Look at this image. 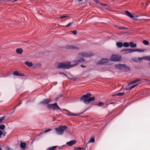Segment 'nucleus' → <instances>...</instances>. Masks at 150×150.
<instances>
[{
  "instance_id": "30",
  "label": "nucleus",
  "mask_w": 150,
  "mask_h": 150,
  "mask_svg": "<svg viewBox=\"0 0 150 150\" xmlns=\"http://www.w3.org/2000/svg\"><path fill=\"white\" fill-rule=\"evenodd\" d=\"M5 127V125L3 124L0 125V129L1 130L4 129Z\"/></svg>"
},
{
  "instance_id": "35",
  "label": "nucleus",
  "mask_w": 150,
  "mask_h": 150,
  "mask_svg": "<svg viewBox=\"0 0 150 150\" xmlns=\"http://www.w3.org/2000/svg\"><path fill=\"white\" fill-rule=\"evenodd\" d=\"M6 150H14L13 149L9 148V147H6Z\"/></svg>"
},
{
  "instance_id": "16",
  "label": "nucleus",
  "mask_w": 150,
  "mask_h": 150,
  "mask_svg": "<svg viewBox=\"0 0 150 150\" xmlns=\"http://www.w3.org/2000/svg\"><path fill=\"white\" fill-rule=\"evenodd\" d=\"M57 147H59V146H52L48 148L46 150H55Z\"/></svg>"
},
{
  "instance_id": "1",
  "label": "nucleus",
  "mask_w": 150,
  "mask_h": 150,
  "mask_svg": "<svg viewBox=\"0 0 150 150\" xmlns=\"http://www.w3.org/2000/svg\"><path fill=\"white\" fill-rule=\"evenodd\" d=\"M84 60L83 58H81L80 60L76 61L74 62L75 63L73 65H71L70 62H66L63 63H58L57 66V68L58 69H69L72 67L76 66L79 62H84Z\"/></svg>"
},
{
  "instance_id": "17",
  "label": "nucleus",
  "mask_w": 150,
  "mask_h": 150,
  "mask_svg": "<svg viewBox=\"0 0 150 150\" xmlns=\"http://www.w3.org/2000/svg\"><path fill=\"white\" fill-rule=\"evenodd\" d=\"M125 13L129 17L131 18H133L134 17L132 15V14H131V13L128 11H125Z\"/></svg>"
},
{
  "instance_id": "31",
  "label": "nucleus",
  "mask_w": 150,
  "mask_h": 150,
  "mask_svg": "<svg viewBox=\"0 0 150 150\" xmlns=\"http://www.w3.org/2000/svg\"><path fill=\"white\" fill-rule=\"evenodd\" d=\"M137 85V84L136 85H133V86H129V88H127V89H132V88L136 87Z\"/></svg>"
},
{
  "instance_id": "27",
  "label": "nucleus",
  "mask_w": 150,
  "mask_h": 150,
  "mask_svg": "<svg viewBox=\"0 0 150 150\" xmlns=\"http://www.w3.org/2000/svg\"><path fill=\"white\" fill-rule=\"evenodd\" d=\"M123 45L125 47H128L129 46V42H124Z\"/></svg>"
},
{
  "instance_id": "29",
  "label": "nucleus",
  "mask_w": 150,
  "mask_h": 150,
  "mask_svg": "<svg viewBox=\"0 0 150 150\" xmlns=\"http://www.w3.org/2000/svg\"><path fill=\"white\" fill-rule=\"evenodd\" d=\"M143 43L145 45H148L149 44V41L146 40H144L143 42Z\"/></svg>"
},
{
  "instance_id": "51",
  "label": "nucleus",
  "mask_w": 150,
  "mask_h": 150,
  "mask_svg": "<svg viewBox=\"0 0 150 150\" xmlns=\"http://www.w3.org/2000/svg\"><path fill=\"white\" fill-rule=\"evenodd\" d=\"M18 106V105L16 106L15 107V108L16 107H17V106Z\"/></svg>"
},
{
  "instance_id": "3",
  "label": "nucleus",
  "mask_w": 150,
  "mask_h": 150,
  "mask_svg": "<svg viewBox=\"0 0 150 150\" xmlns=\"http://www.w3.org/2000/svg\"><path fill=\"white\" fill-rule=\"evenodd\" d=\"M67 128V126H63L62 125H60L58 128H56L55 130L57 133L59 135L62 134L64 132V131Z\"/></svg>"
},
{
  "instance_id": "43",
  "label": "nucleus",
  "mask_w": 150,
  "mask_h": 150,
  "mask_svg": "<svg viewBox=\"0 0 150 150\" xmlns=\"http://www.w3.org/2000/svg\"><path fill=\"white\" fill-rule=\"evenodd\" d=\"M60 74H64L65 76H66V74H64V73H62V72H61L60 73Z\"/></svg>"
},
{
  "instance_id": "13",
  "label": "nucleus",
  "mask_w": 150,
  "mask_h": 150,
  "mask_svg": "<svg viewBox=\"0 0 150 150\" xmlns=\"http://www.w3.org/2000/svg\"><path fill=\"white\" fill-rule=\"evenodd\" d=\"M50 99H45L41 102L40 103L44 104H47L50 102Z\"/></svg>"
},
{
  "instance_id": "7",
  "label": "nucleus",
  "mask_w": 150,
  "mask_h": 150,
  "mask_svg": "<svg viewBox=\"0 0 150 150\" xmlns=\"http://www.w3.org/2000/svg\"><path fill=\"white\" fill-rule=\"evenodd\" d=\"M108 61L109 60L108 59L103 58L100 60L99 62H97L96 64L100 65L108 64Z\"/></svg>"
},
{
  "instance_id": "8",
  "label": "nucleus",
  "mask_w": 150,
  "mask_h": 150,
  "mask_svg": "<svg viewBox=\"0 0 150 150\" xmlns=\"http://www.w3.org/2000/svg\"><path fill=\"white\" fill-rule=\"evenodd\" d=\"M121 52H124V54H127L129 53H131L134 52V49H124L121 50Z\"/></svg>"
},
{
  "instance_id": "41",
  "label": "nucleus",
  "mask_w": 150,
  "mask_h": 150,
  "mask_svg": "<svg viewBox=\"0 0 150 150\" xmlns=\"http://www.w3.org/2000/svg\"><path fill=\"white\" fill-rule=\"evenodd\" d=\"M3 134L2 132L0 130V138L1 137V136Z\"/></svg>"
},
{
  "instance_id": "33",
  "label": "nucleus",
  "mask_w": 150,
  "mask_h": 150,
  "mask_svg": "<svg viewBox=\"0 0 150 150\" xmlns=\"http://www.w3.org/2000/svg\"><path fill=\"white\" fill-rule=\"evenodd\" d=\"M125 94L124 93H119L117 94H116V95H117L118 96H122L124 95Z\"/></svg>"
},
{
  "instance_id": "42",
  "label": "nucleus",
  "mask_w": 150,
  "mask_h": 150,
  "mask_svg": "<svg viewBox=\"0 0 150 150\" xmlns=\"http://www.w3.org/2000/svg\"><path fill=\"white\" fill-rule=\"evenodd\" d=\"M81 66L82 67H83V68H85L86 66H84V65H81Z\"/></svg>"
},
{
  "instance_id": "25",
  "label": "nucleus",
  "mask_w": 150,
  "mask_h": 150,
  "mask_svg": "<svg viewBox=\"0 0 150 150\" xmlns=\"http://www.w3.org/2000/svg\"><path fill=\"white\" fill-rule=\"evenodd\" d=\"M144 50L140 49H134V52H144Z\"/></svg>"
},
{
  "instance_id": "45",
  "label": "nucleus",
  "mask_w": 150,
  "mask_h": 150,
  "mask_svg": "<svg viewBox=\"0 0 150 150\" xmlns=\"http://www.w3.org/2000/svg\"><path fill=\"white\" fill-rule=\"evenodd\" d=\"M55 100H58V98H55Z\"/></svg>"
},
{
  "instance_id": "14",
  "label": "nucleus",
  "mask_w": 150,
  "mask_h": 150,
  "mask_svg": "<svg viewBox=\"0 0 150 150\" xmlns=\"http://www.w3.org/2000/svg\"><path fill=\"white\" fill-rule=\"evenodd\" d=\"M141 80V79L140 78H139L137 79L134 80L133 81H132L130 82V83H128V86H129L131 84H133L136 83L137 82H138L139 81Z\"/></svg>"
},
{
  "instance_id": "2",
  "label": "nucleus",
  "mask_w": 150,
  "mask_h": 150,
  "mask_svg": "<svg viewBox=\"0 0 150 150\" xmlns=\"http://www.w3.org/2000/svg\"><path fill=\"white\" fill-rule=\"evenodd\" d=\"M91 96V94L90 93H88L82 96L80 98V100H83L85 104H88L91 101H93L95 100V97H90Z\"/></svg>"
},
{
  "instance_id": "38",
  "label": "nucleus",
  "mask_w": 150,
  "mask_h": 150,
  "mask_svg": "<svg viewBox=\"0 0 150 150\" xmlns=\"http://www.w3.org/2000/svg\"><path fill=\"white\" fill-rule=\"evenodd\" d=\"M147 60H148V61H150V62H149V65L150 66V57L148 56V58H147Z\"/></svg>"
},
{
  "instance_id": "49",
  "label": "nucleus",
  "mask_w": 150,
  "mask_h": 150,
  "mask_svg": "<svg viewBox=\"0 0 150 150\" xmlns=\"http://www.w3.org/2000/svg\"><path fill=\"white\" fill-rule=\"evenodd\" d=\"M102 5H105V4H102Z\"/></svg>"
},
{
  "instance_id": "20",
  "label": "nucleus",
  "mask_w": 150,
  "mask_h": 150,
  "mask_svg": "<svg viewBox=\"0 0 150 150\" xmlns=\"http://www.w3.org/2000/svg\"><path fill=\"white\" fill-rule=\"evenodd\" d=\"M16 52L18 54H21L23 52V50L21 48H17L16 50Z\"/></svg>"
},
{
  "instance_id": "22",
  "label": "nucleus",
  "mask_w": 150,
  "mask_h": 150,
  "mask_svg": "<svg viewBox=\"0 0 150 150\" xmlns=\"http://www.w3.org/2000/svg\"><path fill=\"white\" fill-rule=\"evenodd\" d=\"M116 45L119 48L123 46V44L121 42H117Z\"/></svg>"
},
{
  "instance_id": "36",
  "label": "nucleus",
  "mask_w": 150,
  "mask_h": 150,
  "mask_svg": "<svg viewBox=\"0 0 150 150\" xmlns=\"http://www.w3.org/2000/svg\"><path fill=\"white\" fill-rule=\"evenodd\" d=\"M51 130H52L51 129H48L46 130L44 132L45 133H46L48 132H49L50 131H51Z\"/></svg>"
},
{
  "instance_id": "18",
  "label": "nucleus",
  "mask_w": 150,
  "mask_h": 150,
  "mask_svg": "<svg viewBox=\"0 0 150 150\" xmlns=\"http://www.w3.org/2000/svg\"><path fill=\"white\" fill-rule=\"evenodd\" d=\"M129 46L131 47L134 48L137 46V44L136 43H134L133 42H129Z\"/></svg>"
},
{
  "instance_id": "24",
  "label": "nucleus",
  "mask_w": 150,
  "mask_h": 150,
  "mask_svg": "<svg viewBox=\"0 0 150 150\" xmlns=\"http://www.w3.org/2000/svg\"><path fill=\"white\" fill-rule=\"evenodd\" d=\"M85 148L83 147H75L74 150H84Z\"/></svg>"
},
{
  "instance_id": "26",
  "label": "nucleus",
  "mask_w": 150,
  "mask_h": 150,
  "mask_svg": "<svg viewBox=\"0 0 150 150\" xmlns=\"http://www.w3.org/2000/svg\"><path fill=\"white\" fill-rule=\"evenodd\" d=\"M148 56H146L142 57H139L138 59L139 61H141L143 59L147 60V59L148 58Z\"/></svg>"
},
{
  "instance_id": "10",
  "label": "nucleus",
  "mask_w": 150,
  "mask_h": 150,
  "mask_svg": "<svg viewBox=\"0 0 150 150\" xmlns=\"http://www.w3.org/2000/svg\"><path fill=\"white\" fill-rule=\"evenodd\" d=\"M76 142L75 140H72L66 143V144L69 146H70L76 143Z\"/></svg>"
},
{
  "instance_id": "50",
  "label": "nucleus",
  "mask_w": 150,
  "mask_h": 150,
  "mask_svg": "<svg viewBox=\"0 0 150 150\" xmlns=\"http://www.w3.org/2000/svg\"><path fill=\"white\" fill-rule=\"evenodd\" d=\"M143 16V15H141V14L140 15V16Z\"/></svg>"
},
{
  "instance_id": "47",
  "label": "nucleus",
  "mask_w": 150,
  "mask_h": 150,
  "mask_svg": "<svg viewBox=\"0 0 150 150\" xmlns=\"http://www.w3.org/2000/svg\"><path fill=\"white\" fill-rule=\"evenodd\" d=\"M2 148L1 147V146H0V150H1Z\"/></svg>"
},
{
  "instance_id": "21",
  "label": "nucleus",
  "mask_w": 150,
  "mask_h": 150,
  "mask_svg": "<svg viewBox=\"0 0 150 150\" xmlns=\"http://www.w3.org/2000/svg\"><path fill=\"white\" fill-rule=\"evenodd\" d=\"M13 75L16 76H24L22 74H19L18 71H15L13 72Z\"/></svg>"
},
{
  "instance_id": "37",
  "label": "nucleus",
  "mask_w": 150,
  "mask_h": 150,
  "mask_svg": "<svg viewBox=\"0 0 150 150\" xmlns=\"http://www.w3.org/2000/svg\"><path fill=\"white\" fill-rule=\"evenodd\" d=\"M71 32H72L74 35H76L77 33V31L76 30H74L73 31H71Z\"/></svg>"
},
{
  "instance_id": "46",
  "label": "nucleus",
  "mask_w": 150,
  "mask_h": 150,
  "mask_svg": "<svg viewBox=\"0 0 150 150\" xmlns=\"http://www.w3.org/2000/svg\"><path fill=\"white\" fill-rule=\"evenodd\" d=\"M83 0H78V1L79 2H80V1H83Z\"/></svg>"
},
{
  "instance_id": "12",
  "label": "nucleus",
  "mask_w": 150,
  "mask_h": 150,
  "mask_svg": "<svg viewBox=\"0 0 150 150\" xmlns=\"http://www.w3.org/2000/svg\"><path fill=\"white\" fill-rule=\"evenodd\" d=\"M80 55H81L83 57H90L93 55V54H88L86 52H83L82 53H80Z\"/></svg>"
},
{
  "instance_id": "23",
  "label": "nucleus",
  "mask_w": 150,
  "mask_h": 150,
  "mask_svg": "<svg viewBox=\"0 0 150 150\" xmlns=\"http://www.w3.org/2000/svg\"><path fill=\"white\" fill-rule=\"evenodd\" d=\"M25 64L28 67H31L33 66V64L31 62H28V61H26L25 62Z\"/></svg>"
},
{
  "instance_id": "6",
  "label": "nucleus",
  "mask_w": 150,
  "mask_h": 150,
  "mask_svg": "<svg viewBox=\"0 0 150 150\" xmlns=\"http://www.w3.org/2000/svg\"><path fill=\"white\" fill-rule=\"evenodd\" d=\"M115 67L119 69H126L129 68L125 64H116L115 65Z\"/></svg>"
},
{
  "instance_id": "48",
  "label": "nucleus",
  "mask_w": 150,
  "mask_h": 150,
  "mask_svg": "<svg viewBox=\"0 0 150 150\" xmlns=\"http://www.w3.org/2000/svg\"><path fill=\"white\" fill-rule=\"evenodd\" d=\"M13 0L14 1H18V0Z\"/></svg>"
},
{
  "instance_id": "5",
  "label": "nucleus",
  "mask_w": 150,
  "mask_h": 150,
  "mask_svg": "<svg viewBox=\"0 0 150 150\" xmlns=\"http://www.w3.org/2000/svg\"><path fill=\"white\" fill-rule=\"evenodd\" d=\"M121 59V57L116 55H112L110 58V60L114 61H120Z\"/></svg>"
},
{
  "instance_id": "34",
  "label": "nucleus",
  "mask_w": 150,
  "mask_h": 150,
  "mask_svg": "<svg viewBox=\"0 0 150 150\" xmlns=\"http://www.w3.org/2000/svg\"><path fill=\"white\" fill-rule=\"evenodd\" d=\"M103 105V103L101 102H100L98 104V105L99 106H102Z\"/></svg>"
},
{
  "instance_id": "32",
  "label": "nucleus",
  "mask_w": 150,
  "mask_h": 150,
  "mask_svg": "<svg viewBox=\"0 0 150 150\" xmlns=\"http://www.w3.org/2000/svg\"><path fill=\"white\" fill-rule=\"evenodd\" d=\"M5 117V116L3 117H0V124L4 120Z\"/></svg>"
},
{
  "instance_id": "9",
  "label": "nucleus",
  "mask_w": 150,
  "mask_h": 150,
  "mask_svg": "<svg viewBox=\"0 0 150 150\" xmlns=\"http://www.w3.org/2000/svg\"><path fill=\"white\" fill-rule=\"evenodd\" d=\"M64 48L66 49H72L74 50H77L79 49V48L78 47L70 45H68L66 46Z\"/></svg>"
},
{
  "instance_id": "39",
  "label": "nucleus",
  "mask_w": 150,
  "mask_h": 150,
  "mask_svg": "<svg viewBox=\"0 0 150 150\" xmlns=\"http://www.w3.org/2000/svg\"><path fill=\"white\" fill-rule=\"evenodd\" d=\"M72 23V22H70L68 24L65 26L66 27H68Z\"/></svg>"
},
{
  "instance_id": "4",
  "label": "nucleus",
  "mask_w": 150,
  "mask_h": 150,
  "mask_svg": "<svg viewBox=\"0 0 150 150\" xmlns=\"http://www.w3.org/2000/svg\"><path fill=\"white\" fill-rule=\"evenodd\" d=\"M47 107L49 109L52 108L54 110H62V109H61L57 105V103L48 104Z\"/></svg>"
},
{
  "instance_id": "15",
  "label": "nucleus",
  "mask_w": 150,
  "mask_h": 150,
  "mask_svg": "<svg viewBox=\"0 0 150 150\" xmlns=\"http://www.w3.org/2000/svg\"><path fill=\"white\" fill-rule=\"evenodd\" d=\"M20 145L21 147L23 149V150H25L26 145V144L25 142H21Z\"/></svg>"
},
{
  "instance_id": "19",
  "label": "nucleus",
  "mask_w": 150,
  "mask_h": 150,
  "mask_svg": "<svg viewBox=\"0 0 150 150\" xmlns=\"http://www.w3.org/2000/svg\"><path fill=\"white\" fill-rule=\"evenodd\" d=\"M115 27L119 29H127V28L125 27L120 26L118 25L115 26Z\"/></svg>"
},
{
  "instance_id": "44",
  "label": "nucleus",
  "mask_w": 150,
  "mask_h": 150,
  "mask_svg": "<svg viewBox=\"0 0 150 150\" xmlns=\"http://www.w3.org/2000/svg\"><path fill=\"white\" fill-rule=\"evenodd\" d=\"M95 1V2L96 3H97L98 2V1H97V0H96Z\"/></svg>"
},
{
  "instance_id": "11",
  "label": "nucleus",
  "mask_w": 150,
  "mask_h": 150,
  "mask_svg": "<svg viewBox=\"0 0 150 150\" xmlns=\"http://www.w3.org/2000/svg\"><path fill=\"white\" fill-rule=\"evenodd\" d=\"M63 110L65 111H67V110L65 109H63ZM65 114L69 116H78L79 115V114H73L68 110H67V113H66Z\"/></svg>"
},
{
  "instance_id": "40",
  "label": "nucleus",
  "mask_w": 150,
  "mask_h": 150,
  "mask_svg": "<svg viewBox=\"0 0 150 150\" xmlns=\"http://www.w3.org/2000/svg\"><path fill=\"white\" fill-rule=\"evenodd\" d=\"M67 17V16H60V18H65Z\"/></svg>"
},
{
  "instance_id": "28",
  "label": "nucleus",
  "mask_w": 150,
  "mask_h": 150,
  "mask_svg": "<svg viewBox=\"0 0 150 150\" xmlns=\"http://www.w3.org/2000/svg\"><path fill=\"white\" fill-rule=\"evenodd\" d=\"M95 142V139L93 137H91L88 142V143L93 142Z\"/></svg>"
}]
</instances>
